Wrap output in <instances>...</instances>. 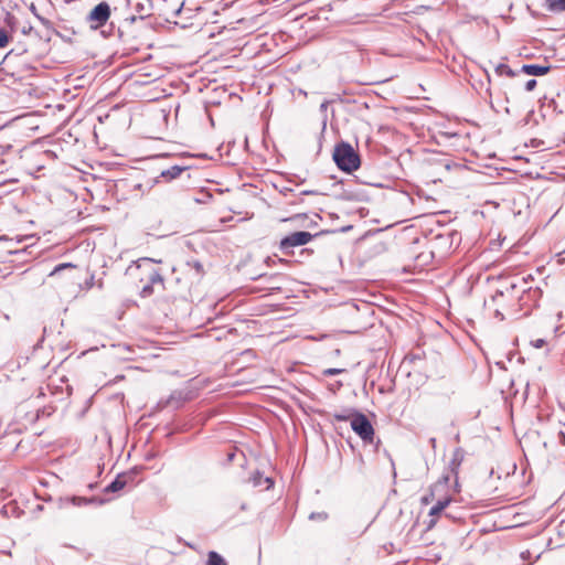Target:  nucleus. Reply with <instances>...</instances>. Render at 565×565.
I'll return each mask as SVG.
<instances>
[{"label": "nucleus", "mask_w": 565, "mask_h": 565, "mask_svg": "<svg viewBox=\"0 0 565 565\" xmlns=\"http://www.w3.org/2000/svg\"><path fill=\"white\" fill-rule=\"evenodd\" d=\"M333 160L338 168L345 172H352L360 167V156L348 142H340L333 151Z\"/></svg>", "instance_id": "1"}, {"label": "nucleus", "mask_w": 565, "mask_h": 565, "mask_svg": "<svg viewBox=\"0 0 565 565\" xmlns=\"http://www.w3.org/2000/svg\"><path fill=\"white\" fill-rule=\"evenodd\" d=\"M351 428L364 443H373L375 434L374 428L364 414L359 412L352 418Z\"/></svg>", "instance_id": "2"}, {"label": "nucleus", "mask_w": 565, "mask_h": 565, "mask_svg": "<svg viewBox=\"0 0 565 565\" xmlns=\"http://www.w3.org/2000/svg\"><path fill=\"white\" fill-rule=\"evenodd\" d=\"M312 238L313 235L309 232H295L284 237L279 243V247L285 254H288L290 248L306 245Z\"/></svg>", "instance_id": "3"}, {"label": "nucleus", "mask_w": 565, "mask_h": 565, "mask_svg": "<svg viewBox=\"0 0 565 565\" xmlns=\"http://www.w3.org/2000/svg\"><path fill=\"white\" fill-rule=\"evenodd\" d=\"M136 269H141L147 274L148 282L150 285L162 284L163 279L160 273L154 268L153 260L150 258H141L136 263Z\"/></svg>", "instance_id": "4"}, {"label": "nucleus", "mask_w": 565, "mask_h": 565, "mask_svg": "<svg viewBox=\"0 0 565 565\" xmlns=\"http://www.w3.org/2000/svg\"><path fill=\"white\" fill-rule=\"evenodd\" d=\"M110 17V7L107 2L98 3L88 15L90 22H97L98 26L104 25Z\"/></svg>", "instance_id": "5"}, {"label": "nucleus", "mask_w": 565, "mask_h": 565, "mask_svg": "<svg viewBox=\"0 0 565 565\" xmlns=\"http://www.w3.org/2000/svg\"><path fill=\"white\" fill-rule=\"evenodd\" d=\"M452 501L451 497H445L443 499H439L429 510L428 515L430 520L427 523V529H433L436 523L437 519L440 515V513L450 504Z\"/></svg>", "instance_id": "6"}, {"label": "nucleus", "mask_w": 565, "mask_h": 565, "mask_svg": "<svg viewBox=\"0 0 565 565\" xmlns=\"http://www.w3.org/2000/svg\"><path fill=\"white\" fill-rule=\"evenodd\" d=\"M128 6L139 19L149 17L152 11V0H128Z\"/></svg>", "instance_id": "7"}, {"label": "nucleus", "mask_w": 565, "mask_h": 565, "mask_svg": "<svg viewBox=\"0 0 565 565\" xmlns=\"http://www.w3.org/2000/svg\"><path fill=\"white\" fill-rule=\"evenodd\" d=\"M132 481L131 473H120L116 477V479L110 482L106 488L105 492H118L122 490L129 482Z\"/></svg>", "instance_id": "8"}, {"label": "nucleus", "mask_w": 565, "mask_h": 565, "mask_svg": "<svg viewBox=\"0 0 565 565\" xmlns=\"http://www.w3.org/2000/svg\"><path fill=\"white\" fill-rule=\"evenodd\" d=\"M550 70H551V66H546V65L524 64L522 66L523 73H525L527 75H533V76L545 75L550 72Z\"/></svg>", "instance_id": "9"}, {"label": "nucleus", "mask_w": 565, "mask_h": 565, "mask_svg": "<svg viewBox=\"0 0 565 565\" xmlns=\"http://www.w3.org/2000/svg\"><path fill=\"white\" fill-rule=\"evenodd\" d=\"M515 287L514 284L511 285L510 288H507L505 291L503 290H498L491 298L490 300L486 301V306H488L489 308L498 305V306H501V302L502 300L504 299L505 295H509L510 291Z\"/></svg>", "instance_id": "10"}, {"label": "nucleus", "mask_w": 565, "mask_h": 565, "mask_svg": "<svg viewBox=\"0 0 565 565\" xmlns=\"http://www.w3.org/2000/svg\"><path fill=\"white\" fill-rule=\"evenodd\" d=\"M449 481V477L448 476H445L443 477L438 482H436L433 487H431V490H430V493L429 494H426L422 498V503L423 504H429L433 500H434V495H435V491L438 490V488L447 484Z\"/></svg>", "instance_id": "11"}, {"label": "nucleus", "mask_w": 565, "mask_h": 565, "mask_svg": "<svg viewBox=\"0 0 565 565\" xmlns=\"http://www.w3.org/2000/svg\"><path fill=\"white\" fill-rule=\"evenodd\" d=\"M184 170H185L184 167L172 166L169 169L163 170L161 172L160 177L170 181V180L178 178Z\"/></svg>", "instance_id": "12"}, {"label": "nucleus", "mask_w": 565, "mask_h": 565, "mask_svg": "<svg viewBox=\"0 0 565 565\" xmlns=\"http://www.w3.org/2000/svg\"><path fill=\"white\" fill-rule=\"evenodd\" d=\"M359 412L354 408H344L340 412H335L333 414V418L338 422H347L352 420V418L358 414Z\"/></svg>", "instance_id": "13"}, {"label": "nucleus", "mask_w": 565, "mask_h": 565, "mask_svg": "<svg viewBox=\"0 0 565 565\" xmlns=\"http://www.w3.org/2000/svg\"><path fill=\"white\" fill-rule=\"evenodd\" d=\"M462 459H463V452H462L461 448L455 449L454 455H452V459L450 461V468H451V471L456 476L458 473V468H459Z\"/></svg>", "instance_id": "14"}, {"label": "nucleus", "mask_w": 565, "mask_h": 565, "mask_svg": "<svg viewBox=\"0 0 565 565\" xmlns=\"http://www.w3.org/2000/svg\"><path fill=\"white\" fill-rule=\"evenodd\" d=\"M205 565H227V563L217 552L211 551Z\"/></svg>", "instance_id": "15"}, {"label": "nucleus", "mask_w": 565, "mask_h": 565, "mask_svg": "<svg viewBox=\"0 0 565 565\" xmlns=\"http://www.w3.org/2000/svg\"><path fill=\"white\" fill-rule=\"evenodd\" d=\"M63 501L65 503H72L73 505L81 507V505L89 504L94 500L93 499H87V498H84V497H72V498H66Z\"/></svg>", "instance_id": "16"}, {"label": "nucleus", "mask_w": 565, "mask_h": 565, "mask_svg": "<svg viewBox=\"0 0 565 565\" xmlns=\"http://www.w3.org/2000/svg\"><path fill=\"white\" fill-rule=\"evenodd\" d=\"M494 71L499 76L507 75L509 77H514L516 75V73L512 68H510L507 64L503 63L498 64Z\"/></svg>", "instance_id": "17"}, {"label": "nucleus", "mask_w": 565, "mask_h": 565, "mask_svg": "<svg viewBox=\"0 0 565 565\" xmlns=\"http://www.w3.org/2000/svg\"><path fill=\"white\" fill-rule=\"evenodd\" d=\"M551 11H564L565 0H546Z\"/></svg>", "instance_id": "18"}, {"label": "nucleus", "mask_w": 565, "mask_h": 565, "mask_svg": "<svg viewBox=\"0 0 565 565\" xmlns=\"http://www.w3.org/2000/svg\"><path fill=\"white\" fill-rule=\"evenodd\" d=\"M11 36L6 28L0 26V49L6 47L10 42Z\"/></svg>", "instance_id": "19"}, {"label": "nucleus", "mask_w": 565, "mask_h": 565, "mask_svg": "<svg viewBox=\"0 0 565 565\" xmlns=\"http://www.w3.org/2000/svg\"><path fill=\"white\" fill-rule=\"evenodd\" d=\"M74 267L75 266L72 263L60 264L49 274V276L52 277V276L56 275L57 273H60L62 269L74 268Z\"/></svg>", "instance_id": "20"}, {"label": "nucleus", "mask_w": 565, "mask_h": 565, "mask_svg": "<svg viewBox=\"0 0 565 565\" xmlns=\"http://www.w3.org/2000/svg\"><path fill=\"white\" fill-rule=\"evenodd\" d=\"M4 21H6L7 25L9 26L10 31L14 32L15 24H17L14 15H12L11 13H7Z\"/></svg>", "instance_id": "21"}, {"label": "nucleus", "mask_w": 565, "mask_h": 565, "mask_svg": "<svg viewBox=\"0 0 565 565\" xmlns=\"http://www.w3.org/2000/svg\"><path fill=\"white\" fill-rule=\"evenodd\" d=\"M30 9L35 14V17L39 19V21L42 23V25H44L45 28H50L51 22L47 19H45L36 13V9H35L34 4H31Z\"/></svg>", "instance_id": "22"}, {"label": "nucleus", "mask_w": 565, "mask_h": 565, "mask_svg": "<svg viewBox=\"0 0 565 565\" xmlns=\"http://www.w3.org/2000/svg\"><path fill=\"white\" fill-rule=\"evenodd\" d=\"M152 294V285H150L149 282L146 284L142 289H141V296L142 297H148Z\"/></svg>", "instance_id": "23"}, {"label": "nucleus", "mask_w": 565, "mask_h": 565, "mask_svg": "<svg viewBox=\"0 0 565 565\" xmlns=\"http://www.w3.org/2000/svg\"><path fill=\"white\" fill-rule=\"evenodd\" d=\"M265 262L268 266L275 265L276 263H286L285 259L277 257H267Z\"/></svg>", "instance_id": "24"}, {"label": "nucleus", "mask_w": 565, "mask_h": 565, "mask_svg": "<svg viewBox=\"0 0 565 565\" xmlns=\"http://www.w3.org/2000/svg\"><path fill=\"white\" fill-rule=\"evenodd\" d=\"M536 84H537V83H536V81H535V79H529V81L525 83L524 88H525V90H527V92H532V90L535 88Z\"/></svg>", "instance_id": "25"}, {"label": "nucleus", "mask_w": 565, "mask_h": 565, "mask_svg": "<svg viewBox=\"0 0 565 565\" xmlns=\"http://www.w3.org/2000/svg\"><path fill=\"white\" fill-rule=\"evenodd\" d=\"M531 344L536 348V349H541L545 345V340L544 339H536V340H533L531 341Z\"/></svg>", "instance_id": "26"}, {"label": "nucleus", "mask_w": 565, "mask_h": 565, "mask_svg": "<svg viewBox=\"0 0 565 565\" xmlns=\"http://www.w3.org/2000/svg\"><path fill=\"white\" fill-rule=\"evenodd\" d=\"M309 518H310L311 520H326V519H327V513H324V512H321V513H311Z\"/></svg>", "instance_id": "27"}, {"label": "nucleus", "mask_w": 565, "mask_h": 565, "mask_svg": "<svg viewBox=\"0 0 565 565\" xmlns=\"http://www.w3.org/2000/svg\"><path fill=\"white\" fill-rule=\"evenodd\" d=\"M493 315H494V318L498 319L499 321L504 320V315L500 308H494Z\"/></svg>", "instance_id": "28"}, {"label": "nucleus", "mask_w": 565, "mask_h": 565, "mask_svg": "<svg viewBox=\"0 0 565 565\" xmlns=\"http://www.w3.org/2000/svg\"><path fill=\"white\" fill-rule=\"evenodd\" d=\"M342 372H343V370H341V369H327L323 373L326 375H337V374H340Z\"/></svg>", "instance_id": "29"}, {"label": "nucleus", "mask_w": 565, "mask_h": 565, "mask_svg": "<svg viewBox=\"0 0 565 565\" xmlns=\"http://www.w3.org/2000/svg\"><path fill=\"white\" fill-rule=\"evenodd\" d=\"M137 17L136 15H130L128 18H126L127 21H129L130 23H134L136 21Z\"/></svg>", "instance_id": "30"}, {"label": "nucleus", "mask_w": 565, "mask_h": 565, "mask_svg": "<svg viewBox=\"0 0 565 565\" xmlns=\"http://www.w3.org/2000/svg\"><path fill=\"white\" fill-rule=\"evenodd\" d=\"M234 457H235V454H234V452H230V454L227 455V458H228V460H230V461H232V460L234 459Z\"/></svg>", "instance_id": "31"}, {"label": "nucleus", "mask_w": 565, "mask_h": 565, "mask_svg": "<svg viewBox=\"0 0 565 565\" xmlns=\"http://www.w3.org/2000/svg\"><path fill=\"white\" fill-rule=\"evenodd\" d=\"M326 108H327V103L321 104V109H326Z\"/></svg>", "instance_id": "32"}]
</instances>
